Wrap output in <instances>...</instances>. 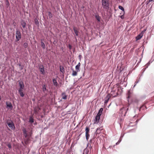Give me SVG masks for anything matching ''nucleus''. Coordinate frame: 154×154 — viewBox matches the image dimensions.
<instances>
[{
	"label": "nucleus",
	"instance_id": "nucleus-38",
	"mask_svg": "<svg viewBox=\"0 0 154 154\" xmlns=\"http://www.w3.org/2000/svg\"><path fill=\"white\" fill-rule=\"evenodd\" d=\"M152 1L154 2V0H149V2H152Z\"/></svg>",
	"mask_w": 154,
	"mask_h": 154
},
{
	"label": "nucleus",
	"instance_id": "nucleus-4",
	"mask_svg": "<svg viewBox=\"0 0 154 154\" xmlns=\"http://www.w3.org/2000/svg\"><path fill=\"white\" fill-rule=\"evenodd\" d=\"M16 41L17 42L19 41L21 38V34L20 32L18 29L16 30Z\"/></svg>",
	"mask_w": 154,
	"mask_h": 154
},
{
	"label": "nucleus",
	"instance_id": "nucleus-20",
	"mask_svg": "<svg viewBox=\"0 0 154 154\" xmlns=\"http://www.w3.org/2000/svg\"><path fill=\"white\" fill-rule=\"evenodd\" d=\"M146 109V106L145 105H143L140 107V111H141V110H143Z\"/></svg>",
	"mask_w": 154,
	"mask_h": 154
},
{
	"label": "nucleus",
	"instance_id": "nucleus-19",
	"mask_svg": "<svg viewBox=\"0 0 154 154\" xmlns=\"http://www.w3.org/2000/svg\"><path fill=\"white\" fill-rule=\"evenodd\" d=\"M131 92L129 90L128 91V92L127 94V98L128 99H129L130 98V97H131Z\"/></svg>",
	"mask_w": 154,
	"mask_h": 154
},
{
	"label": "nucleus",
	"instance_id": "nucleus-5",
	"mask_svg": "<svg viewBox=\"0 0 154 154\" xmlns=\"http://www.w3.org/2000/svg\"><path fill=\"white\" fill-rule=\"evenodd\" d=\"M24 88H19L18 89V92L21 97H23L24 96V94L23 92Z\"/></svg>",
	"mask_w": 154,
	"mask_h": 154
},
{
	"label": "nucleus",
	"instance_id": "nucleus-30",
	"mask_svg": "<svg viewBox=\"0 0 154 154\" xmlns=\"http://www.w3.org/2000/svg\"><path fill=\"white\" fill-rule=\"evenodd\" d=\"M119 8L120 9L122 10V11H124V9L123 8V7L122 6H119Z\"/></svg>",
	"mask_w": 154,
	"mask_h": 154
},
{
	"label": "nucleus",
	"instance_id": "nucleus-12",
	"mask_svg": "<svg viewBox=\"0 0 154 154\" xmlns=\"http://www.w3.org/2000/svg\"><path fill=\"white\" fill-rule=\"evenodd\" d=\"M143 36V33L142 32H141L136 37V40H137L140 39Z\"/></svg>",
	"mask_w": 154,
	"mask_h": 154
},
{
	"label": "nucleus",
	"instance_id": "nucleus-14",
	"mask_svg": "<svg viewBox=\"0 0 154 154\" xmlns=\"http://www.w3.org/2000/svg\"><path fill=\"white\" fill-rule=\"evenodd\" d=\"M19 85L20 86L19 88H24V85L23 82L21 81L19 82Z\"/></svg>",
	"mask_w": 154,
	"mask_h": 154
},
{
	"label": "nucleus",
	"instance_id": "nucleus-34",
	"mask_svg": "<svg viewBox=\"0 0 154 154\" xmlns=\"http://www.w3.org/2000/svg\"><path fill=\"white\" fill-rule=\"evenodd\" d=\"M7 146L9 147V148L11 149V146L10 143H8L7 145Z\"/></svg>",
	"mask_w": 154,
	"mask_h": 154
},
{
	"label": "nucleus",
	"instance_id": "nucleus-35",
	"mask_svg": "<svg viewBox=\"0 0 154 154\" xmlns=\"http://www.w3.org/2000/svg\"><path fill=\"white\" fill-rule=\"evenodd\" d=\"M35 20V23L36 25H38L39 24V22L38 21V20Z\"/></svg>",
	"mask_w": 154,
	"mask_h": 154
},
{
	"label": "nucleus",
	"instance_id": "nucleus-37",
	"mask_svg": "<svg viewBox=\"0 0 154 154\" xmlns=\"http://www.w3.org/2000/svg\"><path fill=\"white\" fill-rule=\"evenodd\" d=\"M81 57H82V56L81 55H79V59L80 60H81Z\"/></svg>",
	"mask_w": 154,
	"mask_h": 154
},
{
	"label": "nucleus",
	"instance_id": "nucleus-42",
	"mask_svg": "<svg viewBox=\"0 0 154 154\" xmlns=\"http://www.w3.org/2000/svg\"><path fill=\"white\" fill-rule=\"evenodd\" d=\"M98 20V22H100V20Z\"/></svg>",
	"mask_w": 154,
	"mask_h": 154
},
{
	"label": "nucleus",
	"instance_id": "nucleus-15",
	"mask_svg": "<svg viewBox=\"0 0 154 154\" xmlns=\"http://www.w3.org/2000/svg\"><path fill=\"white\" fill-rule=\"evenodd\" d=\"M53 82L54 85L57 87L58 85V84L57 83V80L56 79H53Z\"/></svg>",
	"mask_w": 154,
	"mask_h": 154
},
{
	"label": "nucleus",
	"instance_id": "nucleus-10",
	"mask_svg": "<svg viewBox=\"0 0 154 154\" xmlns=\"http://www.w3.org/2000/svg\"><path fill=\"white\" fill-rule=\"evenodd\" d=\"M95 138L94 137L93 138L91 139L89 143L88 144L87 146L89 147V148H91L92 147L91 144L92 143V140H93Z\"/></svg>",
	"mask_w": 154,
	"mask_h": 154
},
{
	"label": "nucleus",
	"instance_id": "nucleus-7",
	"mask_svg": "<svg viewBox=\"0 0 154 154\" xmlns=\"http://www.w3.org/2000/svg\"><path fill=\"white\" fill-rule=\"evenodd\" d=\"M39 69L40 70V72L42 74L44 75L45 73L44 67L43 65H40Z\"/></svg>",
	"mask_w": 154,
	"mask_h": 154
},
{
	"label": "nucleus",
	"instance_id": "nucleus-22",
	"mask_svg": "<svg viewBox=\"0 0 154 154\" xmlns=\"http://www.w3.org/2000/svg\"><path fill=\"white\" fill-rule=\"evenodd\" d=\"M60 70L61 72L63 73H64L65 72V69L64 67L63 66H60Z\"/></svg>",
	"mask_w": 154,
	"mask_h": 154
},
{
	"label": "nucleus",
	"instance_id": "nucleus-21",
	"mask_svg": "<svg viewBox=\"0 0 154 154\" xmlns=\"http://www.w3.org/2000/svg\"><path fill=\"white\" fill-rule=\"evenodd\" d=\"M103 108H101L99 110L98 112V113L97 115L99 116H100L102 114V112L103 111Z\"/></svg>",
	"mask_w": 154,
	"mask_h": 154
},
{
	"label": "nucleus",
	"instance_id": "nucleus-32",
	"mask_svg": "<svg viewBox=\"0 0 154 154\" xmlns=\"http://www.w3.org/2000/svg\"><path fill=\"white\" fill-rule=\"evenodd\" d=\"M48 16H49V18H51L52 16V14L50 12H48Z\"/></svg>",
	"mask_w": 154,
	"mask_h": 154
},
{
	"label": "nucleus",
	"instance_id": "nucleus-39",
	"mask_svg": "<svg viewBox=\"0 0 154 154\" xmlns=\"http://www.w3.org/2000/svg\"><path fill=\"white\" fill-rule=\"evenodd\" d=\"M121 18L122 19V18H123V16L122 15L121 16Z\"/></svg>",
	"mask_w": 154,
	"mask_h": 154
},
{
	"label": "nucleus",
	"instance_id": "nucleus-6",
	"mask_svg": "<svg viewBox=\"0 0 154 154\" xmlns=\"http://www.w3.org/2000/svg\"><path fill=\"white\" fill-rule=\"evenodd\" d=\"M110 94L111 95V96H112L113 97H115L119 94L118 92H116L115 90L114 89V88L112 89L111 92V94Z\"/></svg>",
	"mask_w": 154,
	"mask_h": 154
},
{
	"label": "nucleus",
	"instance_id": "nucleus-2",
	"mask_svg": "<svg viewBox=\"0 0 154 154\" xmlns=\"http://www.w3.org/2000/svg\"><path fill=\"white\" fill-rule=\"evenodd\" d=\"M102 5L105 9H108L109 8V0H102Z\"/></svg>",
	"mask_w": 154,
	"mask_h": 154
},
{
	"label": "nucleus",
	"instance_id": "nucleus-9",
	"mask_svg": "<svg viewBox=\"0 0 154 154\" xmlns=\"http://www.w3.org/2000/svg\"><path fill=\"white\" fill-rule=\"evenodd\" d=\"M111 97V95L110 94H107V96L106 97L105 99L106 100H105V103H107L108 102V101L110 99Z\"/></svg>",
	"mask_w": 154,
	"mask_h": 154
},
{
	"label": "nucleus",
	"instance_id": "nucleus-29",
	"mask_svg": "<svg viewBox=\"0 0 154 154\" xmlns=\"http://www.w3.org/2000/svg\"><path fill=\"white\" fill-rule=\"evenodd\" d=\"M85 136L87 140L88 141L90 137L89 133L85 134Z\"/></svg>",
	"mask_w": 154,
	"mask_h": 154
},
{
	"label": "nucleus",
	"instance_id": "nucleus-36",
	"mask_svg": "<svg viewBox=\"0 0 154 154\" xmlns=\"http://www.w3.org/2000/svg\"><path fill=\"white\" fill-rule=\"evenodd\" d=\"M68 47L70 50H71L72 48V46L71 45L69 44L68 45Z\"/></svg>",
	"mask_w": 154,
	"mask_h": 154
},
{
	"label": "nucleus",
	"instance_id": "nucleus-31",
	"mask_svg": "<svg viewBox=\"0 0 154 154\" xmlns=\"http://www.w3.org/2000/svg\"><path fill=\"white\" fill-rule=\"evenodd\" d=\"M23 46L25 48H27L28 46V44L27 43H24Z\"/></svg>",
	"mask_w": 154,
	"mask_h": 154
},
{
	"label": "nucleus",
	"instance_id": "nucleus-13",
	"mask_svg": "<svg viewBox=\"0 0 154 154\" xmlns=\"http://www.w3.org/2000/svg\"><path fill=\"white\" fill-rule=\"evenodd\" d=\"M100 116L97 115V116L96 117L95 119V123L96 122L97 123H98V122H99V120L100 119Z\"/></svg>",
	"mask_w": 154,
	"mask_h": 154
},
{
	"label": "nucleus",
	"instance_id": "nucleus-33",
	"mask_svg": "<svg viewBox=\"0 0 154 154\" xmlns=\"http://www.w3.org/2000/svg\"><path fill=\"white\" fill-rule=\"evenodd\" d=\"M6 5L8 7L9 6V2L8 0H6Z\"/></svg>",
	"mask_w": 154,
	"mask_h": 154
},
{
	"label": "nucleus",
	"instance_id": "nucleus-16",
	"mask_svg": "<svg viewBox=\"0 0 154 154\" xmlns=\"http://www.w3.org/2000/svg\"><path fill=\"white\" fill-rule=\"evenodd\" d=\"M103 129L102 127H100L99 128H97V131H96V133L97 134L99 133L100 132V131H101Z\"/></svg>",
	"mask_w": 154,
	"mask_h": 154
},
{
	"label": "nucleus",
	"instance_id": "nucleus-24",
	"mask_svg": "<svg viewBox=\"0 0 154 154\" xmlns=\"http://www.w3.org/2000/svg\"><path fill=\"white\" fill-rule=\"evenodd\" d=\"M29 122L31 124L34 122V119L32 116H31L29 118Z\"/></svg>",
	"mask_w": 154,
	"mask_h": 154
},
{
	"label": "nucleus",
	"instance_id": "nucleus-41",
	"mask_svg": "<svg viewBox=\"0 0 154 154\" xmlns=\"http://www.w3.org/2000/svg\"><path fill=\"white\" fill-rule=\"evenodd\" d=\"M124 108H121V110H123L124 109Z\"/></svg>",
	"mask_w": 154,
	"mask_h": 154
},
{
	"label": "nucleus",
	"instance_id": "nucleus-26",
	"mask_svg": "<svg viewBox=\"0 0 154 154\" xmlns=\"http://www.w3.org/2000/svg\"><path fill=\"white\" fill-rule=\"evenodd\" d=\"M26 25V23L25 22L23 21L21 22V25L23 28H24L25 27Z\"/></svg>",
	"mask_w": 154,
	"mask_h": 154
},
{
	"label": "nucleus",
	"instance_id": "nucleus-17",
	"mask_svg": "<svg viewBox=\"0 0 154 154\" xmlns=\"http://www.w3.org/2000/svg\"><path fill=\"white\" fill-rule=\"evenodd\" d=\"M62 99L63 100H66L67 98V96L66 95L65 93L63 92L62 94Z\"/></svg>",
	"mask_w": 154,
	"mask_h": 154
},
{
	"label": "nucleus",
	"instance_id": "nucleus-8",
	"mask_svg": "<svg viewBox=\"0 0 154 154\" xmlns=\"http://www.w3.org/2000/svg\"><path fill=\"white\" fill-rule=\"evenodd\" d=\"M6 105H7V107L9 108V109H12L13 108V106L11 103L10 102H6Z\"/></svg>",
	"mask_w": 154,
	"mask_h": 154
},
{
	"label": "nucleus",
	"instance_id": "nucleus-23",
	"mask_svg": "<svg viewBox=\"0 0 154 154\" xmlns=\"http://www.w3.org/2000/svg\"><path fill=\"white\" fill-rule=\"evenodd\" d=\"M77 72V71H75L74 70L72 71V75L73 76H75L77 75V72Z\"/></svg>",
	"mask_w": 154,
	"mask_h": 154
},
{
	"label": "nucleus",
	"instance_id": "nucleus-27",
	"mask_svg": "<svg viewBox=\"0 0 154 154\" xmlns=\"http://www.w3.org/2000/svg\"><path fill=\"white\" fill-rule=\"evenodd\" d=\"M42 90L44 93L47 90L45 85H44L43 86Z\"/></svg>",
	"mask_w": 154,
	"mask_h": 154
},
{
	"label": "nucleus",
	"instance_id": "nucleus-18",
	"mask_svg": "<svg viewBox=\"0 0 154 154\" xmlns=\"http://www.w3.org/2000/svg\"><path fill=\"white\" fill-rule=\"evenodd\" d=\"M73 30L76 35V36H78L79 32L78 31L77 28L76 27H74L73 28Z\"/></svg>",
	"mask_w": 154,
	"mask_h": 154
},
{
	"label": "nucleus",
	"instance_id": "nucleus-1",
	"mask_svg": "<svg viewBox=\"0 0 154 154\" xmlns=\"http://www.w3.org/2000/svg\"><path fill=\"white\" fill-rule=\"evenodd\" d=\"M6 123L9 128H10L11 130H14L15 129V127L14 124L11 120L10 119L7 120Z\"/></svg>",
	"mask_w": 154,
	"mask_h": 154
},
{
	"label": "nucleus",
	"instance_id": "nucleus-3",
	"mask_svg": "<svg viewBox=\"0 0 154 154\" xmlns=\"http://www.w3.org/2000/svg\"><path fill=\"white\" fill-rule=\"evenodd\" d=\"M23 134L25 138L28 137L29 138L31 136L32 134V131H30L29 132V134H28L27 133V131L25 128H24L23 129Z\"/></svg>",
	"mask_w": 154,
	"mask_h": 154
},
{
	"label": "nucleus",
	"instance_id": "nucleus-11",
	"mask_svg": "<svg viewBox=\"0 0 154 154\" xmlns=\"http://www.w3.org/2000/svg\"><path fill=\"white\" fill-rule=\"evenodd\" d=\"M81 66V63L79 62L78 64L75 66V69L77 72H79V68Z\"/></svg>",
	"mask_w": 154,
	"mask_h": 154
},
{
	"label": "nucleus",
	"instance_id": "nucleus-25",
	"mask_svg": "<svg viewBox=\"0 0 154 154\" xmlns=\"http://www.w3.org/2000/svg\"><path fill=\"white\" fill-rule=\"evenodd\" d=\"M85 134L89 133L90 129L88 127H86L85 128Z\"/></svg>",
	"mask_w": 154,
	"mask_h": 154
},
{
	"label": "nucleus",
	"instance_id": "nucleus-40",
	"mask_svg": "<svg viewBox=\"0 0 154 154\" xmlns=\"http://www.w3.org/2000/svg\"><path fill=\"white\" fill-rule=\"evenodd\" d=\"M1 100V96L0 95V101Z\"/></svg>",
	"mask_w": 154,
	"mask_h": 154
},
{
	"label": "nucleus",
	"instance_id": "nucleus-28",
	"mask_svg": "<svg viewBox=\"0 0 154 154\" xmlns=\"http://www.w3.org/2000/svg\"><path fill=\"white\" fill-rule=\"evenodd\" d=\"M41 45L42 48L44 49L45 48V45L44 43L42 41L41 42Z\"/></svg>",
	"mask_w": 154,
	"mask_h": 154
}]
</instances>
